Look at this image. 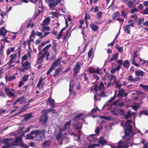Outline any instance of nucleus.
I'll list each match as a JSON object with an SVG mask.
<instances>
[{
  "label": "nucleus",
  "instance_id": "27",
  "mask_svg": "<svg viewBox=\"0 0 148 148\" xmlns=\"http://www.w3.org/2000/svg\"><path fill=\"white\" fill-rule=\"evenodd\" d=\"M15 50V47H11L10 49L8 48L6 51V55L7 56L9 55L11 52H14Z\"/></svg>",
  "mask_w": 148,
  "mask_h": 148
},
{
  "label": "nucleus",
  "instance_id": "53",
  "mask_svg": "<svg viewBox=\"0 0 148 148\" xmlns=\"http://www.w3.org/2000/svg\"><path fill=\"white\" fill-rule=\"evenodd\" d=\"M83 116V114L81 113L78 114L77 116H74L73 119V120L75 121L76 119H79L80 117Z\"/></svg>",
  "mask_w": 148,
  "mask_h": 148
},
{
  "label": "nucleus",
  "instance_id": "64",
  "mask_svg": "<svg viewBox=\"0 0 148 148\" xmlns=\"http://www.w3.org/2000/svg\"><path fill=\"white\" fill-rule=\"evenodd\" d=\"M141 113H142L143 114H144L146 116L148 115V112L147 110H143L141 111Z\"/></svg>",
  "mask_w": 148,
  "mask_h": 148
},
{
  "label": "nucleus",
  "instance_id": "2",
  "mask_svg": "<svg viewBox=\"0 0 148 148\" xmlns=\"http://www.w3.org/2000/svg\"><path fill=\"white\" fill-rule=\"evenodd\" d=\"M61 1V0H46V2L48 3L50 10H54L56 6Z\"/></svg>",
  "mask_w": 148,
  "mask_h": 148
},
{
  "label": "nucleus",
  "instance_id": "60",
  "mask_svg": "<svg viewBox=\"0 0 148 148\" xmlns=\"http://www.w3.org/2000/svg\"><path fill=\"white\" fill-rule=\"evenodd\" d=\"M35 35H36V33H35L34 30H33L32 32L31 35L29 36V38L31 39V38L32 37L35 38Z\"/></svg>",
  "mask_w": 148,
  "mask_h": 148
},
{
  "label": "nucleus",
  "instance_id": "51",
  "mask_svg": "<svg viewBox=\"0 0 148 148\" xmlns=\"http://www.w3.org/2000/svg\"><path fill=\"white\" fill-rule=\"evenodd\" d=\"M44 53H45V57L46 56V60H49V57L50 56V53L47 51H45Z\"/></svg>",
  "mask_w": 148,
  "mask_h": 148
},
{
  "label": "nucleus",
  "instance_id": "17",
  "mask_svg": "<svg viewBox=\"0 0 148 148\" xmlns=\"http://www.w3.org/2000/svg\"><path fill=\"white\" fill-rule=\"evenodd\" d=\"M62 58H58L52 63L51 66L53 68V69L55 68L56 67L58 64L60 63V62Z\"/></svg>",
  "mask_w": 148,
  "mask_h": 148
},
{
  "label": "nucleus",
  "instance_id": "23",
  "mask_svg": "<svg viewBox=\"0 0 148 148\" xmlns=\"http://www.w3.org/2000/svg\"><path fill=\"white\" fill-rule=\"evenodd\" d=\"M62 69L60 68L59 67L57 69L55 72V74L53 75L54 77H58L59 76V75Z\"/></svg>",
  "mask_w": 148,
  "mask_h": 148
},
{
  "label": "nucleus",
  "instance_id": "49",
  "mask_svg": "<svg viewBox=\"0 0 148 148\" xmlns=\"http://www.w3.org/2000/svg\"><path fill=\"white\" fill-rule=\"evenodd\" d=\"M51 46V44H49L47 45L45 47L43 48L42 51L45 52V51H47V50Z\"/></svg>",
  "mask_w": 148,
  "mask_h": 148
},
{
  "label": "nucleus",
  "instance_id": "9",
  "mask_svg": "<svg viewBox=\"0 0 148 148\" xmlns=\"http://www.w3.org/2000/svg\"><path fill=\"white\" fill-rule=\"evenodd\" d=\"M16 56L17 54L16 53H14V54H12L11 55L10 57V59L7 64H8L9 65H11L12 64L15 62Z\"/></svg>",
  "mask_w": 148,
  "mask_h": 148
},
{
  "label": "nucleus",
  "instance_id": "35",
  "mask_svg": "<svg viewBox=\"0 0 148 148\" xmlns=\"http://www.w3.org/2000/svg\"><path fill=\"white\" fill-rule=\"evenodd\" d=\"M120 12L119 11H116L115 12L112 16V18L113 20H115L116 18L120 15Z\"/></svg>",
  "mask_w": 148,
  "mask_h": 148
},
{
  "label": "nucleus",
  "instance_id": "3",
  "mask_svg": "<svg viewBox=\"0 0 148 148\" xmlns=\"http://www.w3.org/2000/svg\"><path fill=\"white\" fill-rule=\"evenodd\" d=\"M41 114L42 115L40 116L39 121L41 122H43L42 125H44L47 123L49 116L44 110L42 111Z\"/></svg>",
  "mask_w": 148,
  "mask_h": 148
},
{
  "label": "nucleus",
  "instance_id": "32",
  "mask_svg": "<svg viewBox=\"0 0 148 148\" xmlns=\"http://www.w3.org/2000/svg\"><path fill=\"white\" fill-rule=\"evenodd\" d=\"M32 116V114L29 113L25 115L24 120L26 121H27L30 119Z\"/></svg>",
  "mask_w": 148,
  "mask_h": 148
},
{
  "label": "nucleus",
  "instance_id": "62",
  "mask_svg": "<svg viewBox=\"0 0 148 148\" xmlns=\"http://www.w3.org/2000/svg\"><path fill=\"white\" fill-rule=\"evenodd\" d=\"M92 77L95 79H96L97 81L99 80V76L97 74H94L92 75Z\"/></svg>",
  "mask_w": 148,
  "mask_h": 148
},
{
  "label": "nucleus",
  "instance_id": "36",
  "mask_svg": "<svg viewBox=\"0 0 148 148\" xmlns=\"http://www.w3.org/2000/svg\"><path fill=\"white\" fill-rule=\"evenodd\" d=\"M98 143L101 144L102 145H104L107 143V141L106 139L102 138L98 141Z\"/></svg>",
  "mask_w": 148,
  "mask_h": 148
},
{
  "label": "nucleus",
  "instance_id": "29",
  "mask_svg": "<svg viewBox=\"0 0 148 148\" xmlns=\"http://www.w3.org/2000/svg\"><path fill=\"white\" fill-rule=\"evenodd\" d=\"M16 78V77L14 75L12 76H10L8 78H7V76L6 75L5 77V79L6 81H11Z\"/></svg>",
  "mask_w": 148,
  "mask_h": 148
},
{
  "label": "nucleus",
  "instance_id": "37",
  "mask_svg": "<svg viewBox=\"0 0 148 148\" xmlns=\"http://www.w3.org/2000/svg\"><path fill=\"white\" fill-rule=\"evenodd\" d=\"M127 4L128 6L130 8L136 7V6L134 5V4L132 2V1L130 0L129 1L127 2Z\"/></svg>",
  "mask_w": 148,
  "mask_h": 148
},
{
  "label": "nucleus",
  "instance_id": "20",
  "mask_svg": "<svg viewBox=\"0 0 148 148\" xmlns=\"http://www.w3.org/2000/svg\"><path fill=\"white\" fill-rule=\"evenodd\" d=\"M125 91V90L123 88L119 89L118 91V94L116 96V97H123L124 92Z\"/></svg>",
  "mask_w": 148,
  "mask_h": 148
},
{
  "label": "nucleus",
  "instance_id": "61",
  "mask_svg": "<svg viewBox=\"0 0 148 148\" xmlns=\"http://www.w3.org/2000/svg\"><path fill=\"white\" fill-rule=\"evenodd\" d=\"M121 15L122 16L124 17L125 18H127V14L124 11H121Z\"/></svg>",
  "mask_w": 148,
  "mask_h": 148
},
{
  "label": "nucleus",
  "instance_id": "16",
  "mask_svg": "<svg viewBox=\"0 0 148 148\" xmlns=\"http://www.w3.org/2000/svg\"><path fill=\"white\" fill-rule=\"evenodd\" d=\"M43 132V130H33L31 132V134L32 135H40Z\"/></svg>",
  "mask_w": 148,
  "mask_h": 148
},
{
  "label": "nucleus",
  "instance_id": "52",
  "mask_svg": "<svg viewBox=\"0 0 148 148\" xmlns=\"http://www.w3.org/2000/svg\"><path fill=\"white\" fill-rule=\"evenodd\" d=\"M31 134H27L26 136V139L29 140H32L33 139L34 137L31 135Z\"/></svg>",
  "mask_w": 148,
  "mask_h": 148
},
{
  "label": "nucleus",
  "instance_id": "34",
  "mask_svg": "<svg viewBox=\"0 0 148 148\" xmlns=\"http://www.w3.org/2000/svg\"><path fill=\"white\" fill-rule=\"evenodd\" d=\"M98 82H97V80L94 82H93L92 83V84L95 85L93 88V89L94 90H95V93L97 92L98 91Z\"/></svg>",
  "mask_w": 148,
  "mask_h": 148
},
{
  "label": "nucleus",
  "instance_id": "13",
  "mask_svg": "<svg viewBox=\"0 0 148 148\" xmlns=\"http://www.w3.org/2000/svg\"><path fill=\"white\" fill-rule=\"evenodd\" d=\"M135 73V75L138 77L143 76L145 73L144 71L139 69L136 70Z\"/></svg>",
  "mask_w": 148,
  "mask_h": 148
},
{
  "label": "nucleus",
  "instance_id": "56",
  "mask_svg": "<svg viewBox=\"0 0 148 148\" xmlns=\"http://www.w3.org/2000/svg\"><path fill=\"white\" fill-rule=\"evenodd\" d=\"M138 10L136 8L132 9L130 10V12L131 14H133L136 12H138Z\"/></svg>",
  "mask_w": 148,
  "mask_h": 148
},
{
  "label": "nucleus",
  "instance_id": "18",
  "mask_svg": "<svg viewBox=\"0 0 148 148\" xmlns=\"http://www.w3.org/2000/svg\"><path fill=\"white\" fill-rule=\"evenodd\" d=\"M130 26H131L127 24L123 28L124 31L129 34H131L130 30Z\"/></svg>",
  "mask_w": 148,
  "mask_h": 148
},
{
  "label": "nucleus",
  "instance_id": "5",
  "mask_svg": "<svg viewBox=\"0 0 148 148\" xmlns=\"http://www.w3.org/2000/svg\"><path fill=\"white\" fill-rule=\"evenodd\" d=\"M22 66L23 69L22 70V71L27 70L31 66L30 63L27 61H26L24 62H22Z\"/></svg>",
  "mask_w": 148,
  "mask_h": 148
},
{
  "label": "nucleus",
  "instance_id": "24",
  "mask_svg": "<svg viewBox=\"0 0 148 148\" xmlns=\"http://www.w3.org/2000/svg\"><path fill=\"white\" fill-rule=\"evenodd\" d=\"M90 27L92 30L94 31H97L99 29V27L97 25H95L93 23L90 24Z\"/></svg>",
  "mask_w": 148,
  "mask_h": 148
},
{
  "label": "nucleus",
  "instance_id": "31",
  "mask_svg": "<svg viewBox=\"0 0 148 148\" xmlns=\"http://www.w3.org/2000/svg\"><path fill=\"white\" fill-rule=\"evenodd\" d=\"M119 57V53L118 52H116L115 53L111 58L109 62H111L114 61L115 60H116Z\"/></svg>",
  "mask_w": 148,
  "mask_h": 148
},
{
  "label": "nucleus",
  "instance_id": "50",
  "mask_svg": "<svg viewBox=\"0 0 148 148\" xmlns=\"http://www.w3.org/2000/svg\"><path fill=\"white\" fill-rule=\"evenodd\" d=\"M144 20V19L143 18H140L137 21L136 20V22L138 24V25H140L141 24L142 22H143Z\"/></svg>",
  "mask_w": 148,
  "mask_h": 148
},
{
  "label": "nucleus",
  "instance_id": "12",
  "mask_svg": "<svg viewBox=\"0 0 148 148\" xmlns=\"http://www.w3.org/2000/svg\"><path fill=\"white\" fill-rule=\"evenodd\" d=\"M51 97H49L47 99V101L52 108H54L55 107V101L54 99H51Z\"/></svg>",
  "mask_w": 148,
  "mask_h": 148
},
{
  "label": "nucleus",
  "instance_id": "41",
  "mask_svg": "<svg viewBox=\"0 0 148 148\" xmlns=\"http://www.w3.org/2000/svg\"><path fill=\"white\" fill-rule=\"evenodd\" d=\"M62 132H60L58 133L56 135V139L58 141L60 138L62 136Z\"/></svg>",
  "mask_w": 148,
  "mask_h": 148
},
{
  "label": "nucleus",
  "instance_id": "7",
  "mask_svg": "<svg viewBox=\"0 0 148 148\" xmlns=\"http://www.w3.org/2000/svg\"><path fill=\"white\" fill-rule=\"evenodd\" d=\"M88 70H89V73H96L98 74H99V75H101V74L99 71V67H97V70H96V69L95 68L91 67H89L88 68Z\"/></svg>",
  "mask_w": 148,
  "mask_h": 148
},
{
  "label": "nucleus",
  "instance_id": "4",
  "mask_svg": "<svg viewBox=\"0 0 148 148\" xmlns=\"http://www.w3.org/2000/svg\"><path fill=\"white\" fill-rule=\"evenodd\" d=\"M81 62H76L75 67L73 70L74 76H77V74L79 73L81 68Z\"/></svg>",
  "mask_w": 148,
  "mask_h": 148
},
{
  "label": "nucleus",
  "instance_id": "28",
  "mask_svg": "<svg viewBox=\"0 0 148 148\" xmlns=\"http://www.w3.org/2000/svg\"><path fill=\"white\" fill-rule=\"evenodd\" d=\"M103 14L102 11H99L96 14L97 18L99 21H100L102 18V15Z\"/></svg>",
  "mask_w": 148,
  "mask_h": 148
},
{
  "label": "nucleus",
  "instance_id": "10",
  "mask_svg": "<svg viewBox=\"0 0 148 148\" xmlns=\"http://www.w3.org/2000/svg\"><path fill=\"white\" fill-rule=\"evenodd\" d=\"M23 141L22 139V138L20 137H18L16 138L15 140H14L12 142L13 144H14V145H19L17 144L18 143L21 144L23 143Z\"/></svg>",
  "mask_w": 148,
  "mask_h": 148
},
{
  "label": "nucleus",
  "instance_id": "48",
  "mask_svg": "<svg viewBox=\"0 0 148 148\" xmlns=\"http://www.w3.org/2000/svg\"><path fill=\"white\" fill-rule=\"evenodd\" d=\"M32 22V20H31L29 21V23L28 24L27 27L26 28L28 29L29 27H30L31 28H32L34 26V24L33 23H31V22Z\"/></svg>",
  "mask_w": 148,
  "mask_h": 148
},
{
  "label": "nucleus",
  "instance_id": "43",
  "mask_svg": "<svg viewBox=\"0 0 148 148\" xmlns=\"http://www.w3.org/2000/svg\"><path fill=\"white\" fill-rule=\"evenodd\" d=\"M128 80L131 81L132 82H134L136 81L135 79L134 78L132 75L129 76Z\"/></svg>",
  "mask_w": 148,
  "mask_h": 148
},
{
  "label": "nucleus",
  "instance_id": "30",
  "mask_svg": "<svg viewBox=\"0 0 148 148\" xmlns=\"http://www.w3.org/2000/svg\"><path fill=\"white\" fill-rule=\"evenodd\" d=\"M71 29V27H70L67 30L66 34H65V36L64 37L62 38V39L63 40H66L69 34V33Z\"/></svg>",
  "mask_w": 148,
  "mask_h": 148
},
{
  "label": "nucleus",
  "instance_id": "55",
  "mask_svg": "<svg viewBox=\"0 0 148 148\" xmlns=\"http://www.w3.org/2000/svg\"><path fill=\"white\" fill-rule=\"evenodd\" d=\"M93 52V48H92L88 52V57L89 58H91V56Z\"/></svg>",
  "mask_w": 148,
  "mask_h": 148
},
{
  "label": "nucleus",
  "instance_id": "58",
  "mask_svg": "<svg viewBox=\"0 0 148 148\" xmlns=\"http://www.w3.org/2000/svg\"><path fill=\"white\" fill-rule=\"evenodd\" d=\"M27 59V54H25L23 56L21 59L22 62H24V61Z\"/></svg>",
  "mask_w": 148,
  "mask_h": 148
},
{
  "label": "nucleus",
  "instance_id": "8",
  "mask_svg": "<svg viewBox=\"0 0 148 148\" xmlns=\"http://www.w3.org/2000/svg\"><path fill=\"white\" fill-rule=\"evenodd\" d=\"M11 140H13V139L12 138H4L3 139V143L7 146L8 147H11L13 146H14V144H13L12 142L11 143H10L9 142Z\"/></svg>",
  "mask_w": 148,
  "mask_h": 148
},
{
  "label": "nucleus",
  "instance_id": "38",
  "mask_svg": "<svg viewBox=\"0 0 148 148\" xmlns=\"http://www.w3.org/2000/svg\"><path fill=\"white\" fill-rule=\"evenodd\" d=\"M43 80L44 79L42 78H40L39 81L38 83L37 86L39 87L41 85L43 84L44 83V82Z\"/></svg>",
  "mask_w": 148,
  "mask_h": 148
},
{
  "label": "nucleus",
  "instance_id": "59",
  "mask_svg": "<svg viewBox=\"0 0 148 148\" xmlns=\"http://www.w3.org/2000/svg\"><path fill=\"white\" fill-rule=\"evenodd\" d=\"M83 75H84V80L86 81L87 82H88V77H87V74L86 73H84L83 74Z\"/></svg>",
  "mask_w": 148,
  "mask_h": 148
},
{
  "label": "nucleus",
  "instance_id": "46",
  "mask_svg": "<svg viewBox=\"0 0 148 148\" xmlns=\"http://www.w3.org/2000/svg\"><path fill=\"white\" fill-rule=\"evenodd\" d=\"M140 86L145 91H148V85H143L142 84L140 85Z\"/></svg>",
  "mask_w": 148,
  "mask_h": 148
},
{
  "label": "nucleus",
  "instance_id": "47",
  "mask_svg": "<svg viewBox=\"0 0 148 148\" xmlns=\"http://www.w3.org/2000/svg\"><path fill=\"white\" fill-rule=\"evenodd\" d=\"M128 23L130 24L129 25L131 26L132 27H134V25L135 23H134V21L131 20H129L128 21Z\"/></svg>",
  "mask_w": 148,
  "mask_h": 148
},
{
  "label": "nucleus",
  "instance_id": "26",
  "mask_svg": "<svg viewBox=\"0 0 148 148\" xmlns=\"http://www.w3.org/2000/svg\"><path fill=\"white\" fill-rule=\"evenodd\" d=\"M15 50V47H11L10 49L8 48L6 51V55L7 56L9 55L11 52H14Z\"/></svg>",
  "mask_w": 148,
  "mask_h": 148
},
{
  "label": "nucleus",
  "instance_id": "40",
  "mask_svg": "<svg viewBox=\"0 0 148 148\" xmlns=\"http://www.w3.org/2000/svg\"><path fill=\"white\" fill-rule=\"evenodd\" d=\"M121 116L125 115V112L124 110L121 108L117 110Z\"/></svg>",
  "mask_w": 148,
  "mask_h": 148
},
{
  "label": "nucleus",
  "instance_id": "14",
  "mask_svg": "<svg viewBox=\"0 0 148 148\" xmlns=\"http://www.w3.org/2000/svg\"><path fill=\"white\" fill-rule=\"evenodd\" d=\"M50 21V20L49 17H48L45 19L42 23L41 25L42 26L44 27L49 24V22Z\"/></svg>",
  "mask_w": 148,
  "mask_h": 148
},
{
  "label": "nucleus",
  "instance_id": "11",
  "mask_svg": "<svg viewBox=\"0 0 148 148\" xmlns=\"http://www.w3.org/2000/svg\"><path fill=\"white\" fill-rule=\"evenodd\" d=\"M71 121H67L65 123L64 126L62 128H60L59 129L60 132H62L65 131L67 128L66 126H69H69L71 125Z\"/></svg>",
  "mask_w": 148,
  "mask_h": 148
},
{
  "label": "nucleus",
  "instance_id": "6",
  "mask_svg": "<svg viewBox=\"0 0 148 148\" xmlns=\"http://www.w3.org/2000/svg\"><path fill=\"white\" fill-rule=\"evenodd\" d=\"M138 51H134L133 53V58L132 60V64L136 67L140 66L139 63L137 64L135 62V58L138 57V56L137 54Z\"/></svg>",
  "mask_w": 148,
  "mask_h": 148
},
{
  "label": "nucleus",
  "instance_id": "44",
  "mask_svg": "<svg viewBox=\"0 0 148 148\" xmlns=\"http://www.w3.org/2000/svg\"><path fill=\"white\" fill-rule=\"evenodd\" d=\"M73 126H74L75 128V130H78L81 129L82 128V125H77L76 124L74 123H73Z\"/></svg>",
  "mask_w": 148,
  "mask_h": 148
},
{
  "label": "nucleus",
  "instance_id": "57",
  "mask_svg": "<svg viewBox=\"0 0 148 148\" xmlns=\"http://www.w3.org/2000/svg\"><path fill=\"white\" fill-rule=\"evenodd\" d=\"M8 97H15V95L11 91L7 92L6 93Z\"/></svg>",
  "mask_w": 148,
  "mask_h": 148
},
{
  "label": "nucleus",
  "instance_id": "1",
  "mask_svg": "<svg viewBox=\"0 0 148 148\" xmlns=\"http://www.w3.org/2000/svg\"><path fill=\"white\" fill-rule=\"evenodd\" d=\"M132 132V125L127 123H125L124 128L125 136H123L122 138L125 139L126 136H128Z\"/></svg>",
  "mask_w": 148,
  "mask_h": 148
},
{
  "label": "nucleus",
  "instance_id": "45",
  "mask_svg": "<svg viewBox=\"0 0 148 148\" xmlns=\"http://www.w3.org/2000/svg\"><path fill=\"white\" fill-rule=\"evenodd\" d=\"M50 30V28L49 26H47L45 27H43L42 32H45L46 31H49Z\"/></svg>",
  "mask_w": 148,
  "mask_h": 148
},
{
  "label": "nucleus",
  "instance_id": "21",
  "mask_svg": "<svg viewBox=\"0 0 148 148\" xmlns=\"http://www.w3.org/2000/svg\"><path fill=\"white\" fill-rule=\"evenodd\" d=\"M53 108H50L48 110H44L47 114L50 112H51L53 114H57V112L56 111V110Z\"/></svg>",
  "mask_w": 148,
  "mask_h": 148
},
{
  "label": "nucleus",
  "instance_id": "42",
  "mask_svg": "<svg viewBox=\"0 0 148 148\" xmlns=\"http://www.w3.org/2000/svg\"><path fill=\"white\" fill-rule=\"evenodd\" d=\"M131 112L129 110L127 112L126 114L125 115V119H127L128 118H131Z\"/></svg>",
  "mask_w": 148,
  "mask_h": 148
},
{
  "label": "nucleus",
  "instance_id": "33",
  "mask_svg": "<svg viewBox=\"0 0 148 148\" xmlns=\"http://www.w3.org/2000/svg\"><path fill=\"white\" fill-rule=\"evenodd\" d=\"M134 104H135V105L132 106V108L134 110H136L137 109L139 108L140 105L139 103H135Z\"/></svg>",
  "mask_w": 148,
  "mask_h": 148
},
{
  "label": "nucleus",
  "instance_id": "63",
  "mask_svg": "<svg viewBox=\"0 0 148 148\" xmlns=\"http://www.w3.org/2000/svg\"><path fill=\"white\" fill-rule=\"evenodd\" d=\"M45 45V44L43 42H42L39 46L38 47V49L39 50H41L42 48Z\"/></svg>",
  "mask_w": 148,
  "mask_h": 148
},
{
  "label": "nucleus",
  "instance_id": "15",
  "mask_svg": "<svg viewBox=\"0 0 148 148\" xmlns=\"http://www.w3.org/2000/svg\"><path fill=\"white\" fill-rule=\"evenodd\" d=\"M45 58V53H43L38 59V61L36 63L40 64L43 61V59Z\"/></svg>",
  "mask_w": 148,
  "mask_h": 148
},
{
  "label": "nucleus",
  "instance_id": "39",
  "mask_svg": "<svg viewBox=\"0 0 148 148\" xmlns=\"http://www.w3.org/2000/svg\"><path fill=\"white\" fill-rule=\"evenodd\" d=\"M115 47L117 49L118 51L121 53L123 52V47H120L117 44L115 46Z\"/></svg>",
  "mask_w": 148,
  "mask_h": 148
},
{
  "label": "nucleus",
  "instance_id": "54",
  "mask_svg": "<svg viewBox=\"0 0 148 148\" xmlns=\"http://www.w3.org/2000/svg\"><path fill=\"white\" fill-rule=\"evenodd\" d=\"M28 77L29 76L28 75H24L22 78V80L23 82H25L27 81L28 79Z\"/></svg>",
  "mask_w": 148,
  "mask_h": 148
},
{
  "label": "nucleus",
  "instance_id": "22",
  "mask_svg": "<svg viewBox=\"0 0 148 148\" xmlns=\"http://www.w3.org/2000/svg\"><path fill=\"white\" fill-rule=\"evenodd\" d=\"M130 62L128 60H126L124 61L122 65L125 68L128 69L130 66Z\"/></svg>",
  "mask_w": 148,
  "mask_h": 148
},
{
  "label": "nucleus",
  "instance_id": "25",
  "mask_svg": "<svg viewBox=\"0 0 148 148\" xmlns=\"http://www.w3.org/2000/svg\"><path fill=\"white\" fill-rule=\"evenodd\" d=\"M105 90L104 88V85L103 83V82L101 81L100 82L99 87H98V91H104Z\"/></svg>",
  "mask_w": 148,
  "mask_h": 148
},
{
  "label": "nucleus",
  "instance_id": "19",
  "mask_svg": "<svg viewBox=\"0 0 148 148\" xmlns=\"http://www.w3.org/2000/svg\"><path fill=\"white\" fill-rule=\"evenodd\" d=\"M5 27H2L0 30V34L1 36H2L3 37L5 36L6 34V33L8 31L5 29Z\"/></svg>",
  "mask_w": 148,
  "mask_h": 148
}]
</instances>
